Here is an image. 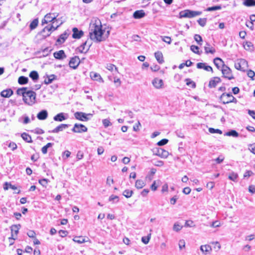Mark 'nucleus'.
Listing matches in <instances>:
<instances>
[{
  "mask_svg": "<svg viewBox=\"0 0 255 255\" xmlns=\"http://www.w3.org/2000/svg\"><path fill=\"white\" fill-rule=\"evenodd\" d=\"M89 30L90 39L94 42H100L104 40L103 34L105 30L103 29L101 22L99 19L92 20Z\"/></svg>",
  "mask_w": 255,
  "mask_h": 255,
  "instance_id": "nucleus-1",
  "label": "nucleus"
},
{
  "mask_svg": "<svg viewBox=\"0 0 255 255\" xmlns=\"http://www.w3.org/2000/svg\"><path fill=\"white\" fill-rule=\"evenodd\" d=\"M59 14L58 13H47L44 18L41 21V24L43 25L44 24H47L48 22H52V24H54L55 22L61 21L63 20L62 18H57Z\"/></svg>",
  "mask_w": 255,
  "mask_h": 255,
  "instance_id": "nucleus-2",
  "label": "nucleus"
},
{
  "mask_svg": "<svg viewBox=\"0 0 255 255\" xmlns=\"http://www.w3.org/2000/svg\"><path fill=\"white\" fill-rule=\"evenodd\" d=\"M64 22L63 20H61V22L59 23L58 25H57L55 26L54 24H49L46 26L41 31V33L43 34L44 36L47 37L50 35L52 31H54L57 29V28L62 24Z\"/></svg>",
  "mask_w": 255,
  "mask_h": 255,
  "instance_id": "nucleus-3",
  "label": "nucleus"
},
{
  "mask_svg": "<svg viewBox=\"0 0 255 255\" xmlns=\"http://www.w3.org/2000/svg\"><path fill=\"white\" fill-rule=\"evenodd\" d=\"M44 97H42V99H37L36 97H22V100L26 104L31 106L35 103L44 102Z\"/></svg>",
  "mask_w": 255,
  "mask_h": 255,
  "instance_id": "nucleus-4",
  "label": "nucleus"
},
{
  "mask_svg": "<svg viewBox=\"0 0 255 255\" xmlns=\"http://www.w3.org/2000/svg\"><path fill=\"white\" fill-rule=\"evenodd\" d=\"M235 67L237 70L245 71L248 67V62L244 59H240L235 63Z\"/></svg>",
  "mask_w": 255,
  "mask_h": 255,
  "instance_id": "nucleus-5",
  "label": "nucleus"
},
{
  "mask_svg": "<svg viewBox=\"0 0 255 255\" xmlns=\"http://www.w3.org/2000/svg\"><path fill=\"white\" fill-rule=\"evenodd\" d=\"M75 118L81 121L86 122L88 121L90 118L89 117H92V114H86L83 112H76L74 114Z\"/></svg>",
  "mask_w": 255,
  "mask_h": 255,
  "instance_id": "nucleus-6",
  "label": "nucleus"
},
{
  "mask_svg": "<svg viewBox=\"0 0 255 255\" xmlns=\"http://www.w3.org/2000/svg\"><path fill=\"white\" fill-rule=\"evenodd\" d=\"M16 94L18 96H34V92L28 90L27 88H22L16 90Z\"/></svg>",
  "mask_w": 255,
  "mask_h": 255,
  "instance_id": "nucleus-7",
  "label": "nucleus"
},
{
  "mask_svg": "<svg viewBox=\"0 0 255 255\" xmlns=\"http://www.w3.org/2000/svg\"><path fill=\"white\" fill-rule=\"evenodd\" d=\"M222 72L225 78H227L229 80H231L234 78L231 70L227 66H223L222 69Z\"/></svg>",
  "mask_w": 255,
  "mask_h": 255,
  "instance_id": "nucleus-8",
  "label": "nucleus"
},
{
  "mask_svg": "<svg viewBox=\"0 0 255 255\" xmlns=\"http://www.w3.org/2000/svg\"><path fill=\"white\" fill-rule=\"evenodd\" d=\"M72 130L74 132L81 133L87 131V128L82 124H75Z\"/></svg>",
  "mask_w": 255,
  "mask_h": 255,
  "instance_id": "nucleus-9",
  "label": "nucleus"
},
{
  "mask_svg": "<svg viewBox=\"0 0 255 255\" xmlns=\"http://www.w3.org/2000/svg\"><path fill=\"white\" fill-rule=\"evenodd\" d=\"M154 152L155 155L163 158H166L169 155V152L162 148H157Z\"/></svg>",
  "mask_w": 255,
  "mask_h": 255,
  "instance_id": "nucleus-10",
  "label": "nucleus"
},
{
  "mask_svg": "<svg viewBox=\"0 0 255 255\" xmlns=\"http://www.w3.org/2000/svg\"><path fill=\"white\" fill-rule=\"evenodd\" d=\"M20 227H21V226L19 224L11 226V227H10V230H11V237H9L8 238V240H9L10 241L11 240H15V238H14V235L15 234V235H16V236L17 235V234L18 233V231H19V229L20 228Z\"/></svg>",
  "mask_w": 255,
  "mask_h": 255,
  "instance_id": "nucleus-11",
  "label": "nucleus"
},
{
  "mask_svg": "<svg viewBox=\"0 0 255 255\" xmlns=\"http://www.w3.org/2000/svg\"><path fill=\"white\" fill-rule=\"evenodd\" d=\"M220 101L223 104H229L231 102H237L235 97H220Z\"/></svg>",
  "mask_w": 255,
  "mask_h": 255,
  "instance_id": "nucleus-12",
  "label": "nucleus"
},
{
  "mask_svg": "<svg viewBox=\"0 0 255 255\" xmlns=\"http://www.w3.org/2000/svg\"><path fill=\"white\" fill-rule=\"evenodd\" d=\"M80 63V59L78 57H73L69 62V66L70 67L75 69L77 67Z\"/></svg>",
  "mask_w": 255,
  "mask_h": 255,
  "instance_id": "nucleus-13",
  "label": "nucleus"
},
{
  "mask_svg": "<svg viewBox=\"0 0 255 255\" xmlns=\"http://www.w3.org/2000/svg\"><path fill=\"white\" fill-rule=\"evenodd\" d=\"M73 35L72 37L75 39L80 38L84 34V32L82 30H79L76 27H74L72 29Z\"/></svg>",
  "mask_w": 255,
  "mask_h": 255,
  "instance_id": "nucleus-14",
  "label": "nucleus"
},
{
  "mask_svg": "<svg viewBox=\"0 0 255 255\" xmlns=\"http://www.w3.org/2000/svg\"><path fill=\"white\" fill-rule=\"evenodd\" d=\"M106 68L110 71L113 73L114 75L119 73L118 68L114 64L109 63L107 64Z\"/></svg>",
  "mask_w": 255,
  "mask_h": 255,
  "instance_id": "nucleus-15",
  "label": "nucleus"
},
{
  "mask_svg": "<svg viewBox=\"0 0 255 255\" xmlns=\"http://www.w3.org/2000/svg\"><path fill=\"white\" fill-rule=\"evenodd\" d=\"M200 250L204 255H207L211 252L212 248L208 245H202L200 247Z\"/></svg>",
  "mask_w": 255,
  "mask_h": 255,
  "instance_id": "nucleus-16",
  "label": "nucleus"
},
{
  "mask_svg": "<svg viewBox=\"0 0 255 255\" xmlns=\"http://www.w3.org/2000/svg\"><path fill=\"white\" fill-rule=\"evenodd\" d=\"M90 77L93 80L97 81L100 82H103V79L102 78L100 75L97 73L94 72H91Z\"/></svg>",
  "mask_w": 255,
  "mask_h": 255,
  "instance_id": "nucleus-17",
  "label": "nucleus"
},
{
  "mask_svg": "<svg viewBox=\"0 0 255 255\" xmlns=\"http://www.w3.org/2000/svg\"><path fill=\"white\" fill-rule=\"evenodd\" d=\"M221 82V79L220 78L216 77H214L213 79H212L209 84V86L210 88H214L216 86L217 84L220 83Z\"/></svg>",
  "mask_w": 255,
  "mask_h": 255,
  "instance_id": "nucleus-18",
  "label": "nucleus"
},
{
  "mask_svg": "<svg viewBox=\"0 0 255 255\" xmlns=\"http://www.w3.org/2000/svg\"><path fill=\"white\" fill-rule=\"evenodd\" d=\"M197 67L198 69H203L207 71H213L212 68L210 66L206 65L204 63H197Z\"/></svg>",
  "mask_w": 255,
  "mask_h": 255,
  "instance_id": "nucleus-19",
  "label": "nucleus"
},
{
  "mask_svg": "<svg viewBox=\"0 0 255 255\" xmlns=\"http://www.w3.org/2000/svg\"><path fill=\"white\" fill-rule=\"evenodd\" d=\"M68 127V125L67 124H61L57 126L54 129L52 130L53 133H58L59 131H63L64 129Z\"/></svg>",
  "mask_w": 255,
  "mask_h": 255,
  "instance_id": "nucleus-20",
  "label": "nucleus"
},
{
  "mask_svg": "<svg viewBox=\"0 0 255 255\" xmlns=\"http://www.w3.org/2000/svg\"><path fill=\"white\" fill-rule=\"evenodd\" d=\"M66 119L67 118L65 116V114L63 113L58 114L53 118L54 120L57 122H62Z\"/></svg>",
  "mask_w": 255,
  "mask_h": 255,
  "instance_id": "nucleus-21",
  "label": "nucleus"
},
{
  "mask_svg": "<svg viewBox=\"0 0 255 255\" xmlns=\"http://www.w3.org/2000/svg\"><path fill=\"white\" fill-rule=\"evenodd\" d=\"M163 82L161 79L155 78L152 81V84L156 88H160L163 85Z\"/></svg>",
  "mask_w": 255,
  "mask_h": 255,
  "instance_id": "nucleus-22",
  "label": "nucleus"
},
{
  "mask_svg": "<svg viewBox=\"0 0 255 255\" xmlns=\"http://www.w3.org/2000/svg\"><path fill=\"white\" fill-rule=\"evenodd\" d=\"M48 116L47 112L46 110L40 111L37 115V118L40 120H45Z\"/></svg>",
  "mask_w": 255,
  "mask_h": 255,
  "instance_id": "nucleus-23",
  "label": "nucleus"
},
{
  "mask_svg": "<svg viewBox=\"0 0 255 255\" xmlns=\"http://www.w3.org/2000/svg\"><path fill=\"white\" fill-rule=\"evenodd\" d=\"M154 56L158 61V62L160 64H162L164 62L163 54L160 51H157L154 53Z\"/></svg>",
  "mask_w": 255,
  "mask_h": 255,
  "instance_id": "nucleus-24",
  "label": "nucleus"
},
{
  "mask_svg": "<svg viewBox=\"0 0 255 255\" xmlns=\"http://www.w3.org/2000/svg\"><path fill=\"white\" fill-rule=\"evenodd\" d=\"M188 18H192L196 16L200 15L202 14L201 11H193L187 9Z\"/></svg>",
  "mask_w": 255,
  "mask_h": 255,
  "instance_id": "nucleus-25",
  "label": "nucleus"
},
{
  "mask_svg": "<svg viewBox=\"0 0 255 255\" xmlns=\"http://www.w3.org/2000/svg\"><path fill=\"white\" fill-rule=\"evenodd\" d=\"M54 56L56 59H61L65 57V53L63 50H59L54 53Z\"/></svg>",
  "mask_w": 255,
  "mask_h": 255,
  "instance_id": "nucleus-26",
  "label": "nucleus"
},
{
  "mask_svg": "<svg viewBox=\"0 0 255 255\" xmlns=\"http://www.w3.org/2000/svg\"><path fill=\"white\" fill-rule=\"evenodd\" d=\"M238 174L237 173L234 172L233 171L229 173L228 175V178L235 182H237L238 178Z\"/></svg>",
  "mask_w": 255,
  "mask_h": 255,
  "instance_id": "nucleus-27",
  "label": "nucleus"
},
{
  "mask_svg": "<svg viewBox=\"0 0 255 255\" xmlns=\"http://www.w3.org/2000/svg\"><path fill=\"white\" fill-rule=\"evenodd\" d=\"M145 12L143 10H136L133 13V17L135 18H140L144 17Z\"/></svg>",
  "mask_w": 255,
  "mask_h": 255,
  "instance_id": "nucleus-28",
  "label": "nucleus"
},
{
  "mask_svg": "<svg viewBox=\"0 0 255 255\" xmlns=\"http://www.w3.org/2000/svg\"><path fill=\"white\" fill-rule=\"evenodd\" d=\"M214 63L218 69H219L221 66L223 67V66H225L224 65V62L223 60L220 58H215L214 60Z\"/></svg>",
  "mask_w": 255,
  "mask_h": 255,
  "instance_id": "nucleus-29",
  "label": "nucleus"
},
{
  "mask_svg": "<svg viewBox=\"0 0 255 255\" xmlns=\"http://www.w3.org/2000/svg\"><path fill=\"white\" fill-rule=\"evenodd\" d=\"M145 185L144 181L141 179H138L135 181V186L137 189H141Z\"/></svg>",
  "mask_w": 255,
  "mask_h": 255,
  "instance_id": "nucleus-30",
  "label": "nucleus"
},
{
  "mask_svg": "<svg viewBox=\"0 0 255 255\" xmlns=\"http://www.w3.org/2000/svg\"><path fill=\"white\" fill-rule=\"evenodd\" d=\"M204 49L205 53L206 54H214L216 51L215 48H214L213 47L210 46V45L209 44H207V46H205L204 47Z\"/></svg>",
  "mask_w": 255,
  "mask_h": 255,
  "instance_id": "nucleus-31",
  "label": "nucleus"
},
{
  "mask_svg": "<svg viewBox=\"0 0 255 255\" xmlns=\"http://www.w3.org/2000/svg\"><path fill=\"white\" fill-rule=\"evenodd\" d=\"M68 37V34L65 32L61 34L57 40V42L59 43H63Z\"/></svg>",
  "mask_w": 255,
  "mask_h": 255,
  "instance_id": "nucleus-32",
  "label": "nucleus"
},
{
  "mask_svg": "<svg viewBox=\"0 0 255 255\" xmlns=\"http://www.w3.org/2000/svg\"><path fill=\"white\" fill-rule=\"evenodd\" d=\"M13 94V91L11 89H6L1 92L0 96H12Z\"/></svg>",
  "mask_w": 255,
  "mask_h": 255,
  "instance_id": "nucleus-33",
  "label": "nucleus"
},
{
  "mask_svg": "<svg viewBox=\"0 0 255 255\" xmlns=\"http://www.w3.org/2000/svg\"><path fill=\"white\" fill-rule=\"evenodd\" d=\"M224 135L226 136H231L237 137L239 136V133L235 130L233 129L228 132H226Z\"/></svg>",
  "mask_w": 255,
  "mask_h": 255,
  "instance_id": "nucleus-34",
  "label": "nucleus"
},
{
  "mask_svg": "<svg viewBox=\"0 0 255 255\" xmlns=\"http://www.w3.org/2000/svg\"><path fill=\"white\" fill-rule=\"evenodd\" d=\"M21 137L22 138V139L26 141V142H32L31 136L27 133L24 132L21 134Z\"/></svg>",
  "mask_w": 255,
  "mask_h": 255,
  "instance_id": "nucleus-35",
  "label": "nucleus"
},
{
  "mask_svg": "<svg viewBox=\"0 0 255 255\" xmlns=\"http://www.w3.org/2000/svg\"><path fill=\"white\" fill-rule=\"evenodd\" d=\"M73 241L78 244H82L86 242L83 237H75L73 239Z\"/></svg>",
  "mask_w": 255,
  "mask_h": 255,
  "instance_id": "nucleus-36",
  "label": "nucleus"
},
{
  "mask_svg": "<svg viewBox=\"0 0 255 255\" xmlns=\"http://www.w3.org/2000/svg\"><path fill=\"white\" fill-rule=\"evenodd\" d=\"M243 4L247 6H252L255 5V0H244Z\"/></svg>",
  "mask_w": 255,
  "mask_h": 255,
  "instance_id": "nucleus-37",
  "label": "nucleus"
},
{
  "mask_svg": "<svg viewBox=\"0 0 255 255\" xmlns=\"http://www.w3.org/2000/svg\"><path fill=\"white\" fill-rule=\"evenodd\" d=\"M29 77L34 81H36L39 78L38 73L35 71L31 72L29 74Z\"/></svg>",
  "mask_w": 255,
  "mask_h": 255,
  "instance_id": "nucleus-38",
  "label": "nucleus"
},
{
  "mask_svg": "<svg viewBox=\"0 0 255 255\" xmlns=\"http://www.w3.org/2000/svg\"><path fill=\"white\" fill-rule=\"evenodd\" d=\"M6 144L8 147L10 148L12 151L15 150L17 147L16 144L12 141H6Z\"/></svg>",
  "mask_w": 255,
  "mask_h": 255,
  "instance_id": "nucleus-39",
  "label": "nucleus"
},
{
  "mask_svg": "<svg viewBox=\"0 0 255 255\" xmlns=\"http://www.w3.org/2000/svg\"><path fill=\"white\" fill-rule=\"evenodd\" d=\"M244 47L247 50H250L253 49L254 45L251 42L247 41L244 44Z\"/></svg>",
  "mask_w": 255,
  "mask_h": 255,
  "instance_id": "nucleus-40",
  "label": "nucleus"
},
{
  "mask_svg": "<svg viewBox=\"0 0 255 255\" xmlns=\"http://www.w3.org/2000/svg\"><path fill=\"white\" fill-rule=\"evenodd\" d=\"M28 78L24 76H20L19 77L18 82L20 84H25L28 82Z\"/></svg>",
  "mask_w": 255,
  "mask_h": 255,
  "instance_id": "nucleus-41",
  "label": "nucleus"
},
{
  "mask_svg": "<svg viewBox=\"0 0 255 255\" xmlns=\"http://www.w3.org/2000/svg\"><path fill=\"white\" fill-rule=\"evenodd\" d=\"M183 228V226L180 225L178 222H176L174 223L173 230L175 232H179Z\"/></svg>",
  "mask_w": 255,
  "mask_h": 255,
  "instance_id": "nucleus-42",
  "label": "nucleus"
},
{
  "mask_svg": "<svg viewBox=\"0 0 255 255\" xmlns=\"http://www.w3.org/2000/svg\"><path fill=\"white\" fill-rule=\"evenodd\" d=\"M38 19H34L30 24V28L31 30L35 29L38 25Z\"/></svg>",
  "mask_w": 255,
  "mask_h": 255,
  "instance_id": "nucleus-43",
  "label": "nucleus"
},
{
  "mask_svg": "<svg viewBox=\"0 0 255 255\" xmlns=\"http://www.w3.org/2000/svg\"><path fill=\"white\" fill-rule=\"evenodd\" d=\"M53 143L49 142L46 145L44 146L42 149L41 151L43 154H46L47 152L48 148L51 147L53 145Z\"/></svg>",
  "mask_w": 255,
  "mask_h": 255,
  "instance_id": "nucleus-44",
  "label": "nucleus"
},
{
  "mask_svg": "<svg viewBox=\"0 0 255 255\" xmlns=\"http://www.w3.org/2000/svg\"><path fill=\"white\" fill-rule=\"evenodd\" d=\"M132 194V191L128 189L125 190L123 192V195L127 198L130 197Z\"/></svg>",
  "mask_w": 255,
  "mask_h": 255,
  "instance_id": "nucleus-45",
  "label": "nucleus"
},
{
  "mask_svg": "<svg viewBox=\"0 0 255 255\" xmlns=\"http://www.w3.org/2000/svg\"><path fill=\"white\" fill-rule=\"evenodd\" d=\"M209 131L211 133H219V134H222V131L219 129H215L212 128H209Z\"/></svg>",
  "mask_w": 255,
  "mask_h": 255,
  "instance_id": "nucleus-46",
  "label": "nucleus"
},
{
  "mask_svg": "<svg viewBox=\"0 0 255 255\" xmlns=\"http://www.w3.org/2000/svg\"><path fill=\"white\" fill-rule=\"evenodd\" d=\"M253 175H254V173L252 171L247 170L244 173L243 177H244V178H248Z\"/></svg>",
  "mask_w": 255,
  "mask_h": 255,
  "instance_id": "nucleus-47",
  "label": "nucleus"
},
{
  "mask_svg": "<svg viewBox=\"0 0 255 255\" xmlns=\"http://www.w3.org/2000/svg\"><path fill=\"white\" fill-rule=\"evenodd\" d=\"M87 42L86 41L84 43H83L80 46H79L78 48V50L81 52V53H83V52H86L88 50V48L86 50V51H84V49H85V46L87 45Z\"/></svg>",
  "mask_w": 255,
  "mask_h": 255,
  "instance_id": "nucleus-48",
  "label": "nucleus"
},
{
  "mask_svg": "<svg viewBox=\"0 0 255 255\" xmlns=\"http://www.w3.org/2000/svg\"><path fill=\"white\" fill-rule=\"evenodd\" d=\"M221 9V6L220 5H216L214 6L208 7L206 9L208 11H214L217 10H219Z\"/></svg>",
  "mask_w": 255,
  "mask_h": 255,
  "instance_id": "nucleus-49",
  "label": "nucleus"
},
{
  "mask_svg": "<svg viewBox=\"0 0 255 255\" xmlns=\"http://www.w3.org/2000/svg\"><path fill=\"white\" fill-rule=\"evenodd\" d=\"M190 49L193 52L200 54L199 47L197 46L192 45L190 47Z\"/></svg>",
  "mask_w": 255,
  "mask_h": 255,
  "instance_id": "nucleus-50",
  "label": "nucleus"
},
{
  "mask_svg": "<svg viewBox=\"0 0 255 255\" xmlns=\"http://www.w3.org/2000/svg\"><path fill=\"white\" fill-rule=\"evenodd\" d=\"M188 18L187 9L181 11L179 13V18Z\"/></svg>",
  "mask_w": 255,
  "mask_h": 255,
  "instance_id": "nucleus-51",
  "label": "nucleus"
},
{
  "mask_svg": "<svg viewBox=\"0 0 255 255\" xmlns=\"http://www.w3.org/2000/svg\"><path fill=\"white\" fill-rule=\"evenodd\" d=\"M194 39L198 44L201 45V42L202 41V38L200 35L195 34L194 36Z\"/></svg>",
  "mask_w": 255,
  "mask_h": 255,
  "instance_id": "nucleus-52",
  "label": "nucleus"
},
{
  "mask_svg": "<svg viewBox=\"0 0 255 255\" xmlns=\"http://www.w3.org/2000/svg\"><path fill=\"white\" fill-rule=\"evenodd\" d=\"M207 21L206 18H199L198 20V22L200 25L203 27L206 25Z\"/></svg>",
  "mask_w": 255,
  "mask_h": 255,
  "instance_id": "nucleus-53",
  "label": "nucleus"
},
{
  "mask_svg": "<svg viewBox=\"0 0 255 255\" xmlns=\"http://www.w3.org/2000/svg\"><path fill=\"white\" fill-rule=\"evenodd\" d=\"M109 201L113 202H118L119 201V197L116 195H112L110 197Z\"/></svg>",
  "mask_w": 255,
  "mask_h": 255,
  "instance_id": "nucleus-54",
  "label": "nucleus"
},
{
  "mask_svg": "<svg viewBox=\"0 0 255 255\" xmlns=\"http://www.w3.org/2000/svg\"><path fill=\"white\" fill-rule=\"evenodd\" d=\"M150 237H151V234H149L147 236V237H142V239H141V241L144 244H147L148 243L149 241V240L150 239Z\"/></svg>",
  "mask_w": 255,
  "mask_h": 255,
  "instance_id": "nucleus-55",
  "label": "nucleus"
},
{
  "mask_svg": "<svg viewBox=\"0 0 255 255\" xmlns=\"http://www.w3.org/2000/svg\"><path fill=\"white\" fill-rule=\"evenodd\" d=\"M168 142V140L167 139H162L157 143V144L158 146H163L166 144H167Z\"/></svg>",
  "mask_w": 255,
  "mask_h": 255,
  "instance_id": "nucleus-56",
  "label": "nucleus"
},
{
  "mask_svg": "<svg viewBox=\"0 0 255 255\" xmlns=\"http://www.w3.org/2000/svg\"><path fill=\"white\" fill-rule=\"evenodd\" d=\"M38 182L42 186L45 187L49 182V180L47 179H42L39 180Z\"/></svg>",
  "mask_w": 255,
  "mask_h": 255,
  "instance_id": "nucleus-57",
  "label": "nucleus"
},
{
  "mask_svg": "<svg viewBox=\"0 0 255 255\" xmlns=\"http://www.w3.org/2000/svg\"><path fill=\"white\" fill-rule=\"evenodd\" d=\"M247 75L250 78L252 79V80H253L254 79V77L255 76V73L254 72V71L251 70H248L247 71Z\"/></svg>",
  "mask_w": 255,
  "mask_h": 255,
  "instance_id": "nucleus-58",
  "label": "nucleus"
},
{
  "mask_svg": "<svg viewBox=\"0 0 255 255\" xmlns=\"http://www.w3.org/2000/svg\"><path fill=\"white\" fill-rule=\"evenodd\" d=\"M249 150L253 154H255V143L250 144Z\"/></svg>",
  "mask_w": 255,
  "mask_h": 255,
  "instance_id": "nucleus-59",
  "label": "nucleus"
},
{
  "mask_svg": "<svg viewBox=\"0 0 255 255\" xmlns=\"http://www.w3.org/2000/svg\"><path fill=\"white\" fill-rule=\"evenodd\" d=\"M103 124L104 126L105 127L107 128L110 126H111L112 124L110 121L108 119H104L102 121Z\"/></svg>",
  "mask_w": 255,
  "mask_h": 255,
  "instance_id": "nucleus-60",
  "label": "nucleus"
},
{
  "mask_svg": "<svg viewBox=\"0 0 255 255\" xmlns=\"http://www.w3.org/2000/svg\"><path fill=\"white\" fill-rule=\"evenodd\" d=\"M179 248L180 250H181L182 248H185V242L184 240H180L179 241Z\"/></svg>",
  "mask_w": 255,
  "mask_h": 255,
  "instance_id": "nucleus-61",
  "label": "nucleus"
},
{
  "mask_svg": "<svg viewBox=\"0 0 255 255\" xmlns=\"http://www.w3.org/2000/svg\"><path fill=\"white\" fill-rule=\"evenodd\" d=\"M250 20H251V22H250V24H251V26H250V28L253 29V22L255 21V14H252L250 16Z\"/></svg>",
  "mask_w": 255,
  "mask_h": 255,
  "instance_id": "nucleus-62",
  "label": "nucleus"
},
{
  "mask_svg": "<svg viewBox=\"0 0 255 255\" xmlns=\"http://www.w3.org/2000/svg\"><path fill=\"white\" fill-rule=\"evenodd\" d=\"M27 235L29 238H34L35 237L36 234L33 231H29L27 232Z\"/></svg>",
  "mask_w": 255,
  "mask_h": 255,
  "instance_id": "nucleus-63",
  "label": "nucleus"
},
{
  "mask_svg": "<svg viewBox=\"0 0 255 255\" xmlns=\"http://www.w3.org/2000/svg\"><path fill=\"white\" fill-rule=\"evenodd\" d=\"M249 191L252 194H255V186L254 185H251L249 186Z\"/></svg>",
  "mask_w": 255,
  "mask_h": 255,
  "instance_id": "nucleus-64",
  "label": "nucleus"
}]
</instances>
